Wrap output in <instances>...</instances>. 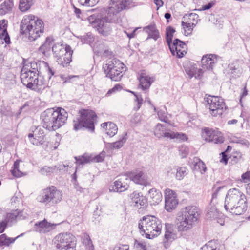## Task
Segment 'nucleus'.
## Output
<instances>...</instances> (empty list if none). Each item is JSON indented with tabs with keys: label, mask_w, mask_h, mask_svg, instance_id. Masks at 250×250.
I'll list each match as a JSON object with an SVG mask.
<instances>
[{
	"label": "nucleus",
	"mask_w": 250,
	"mask_h": 250,
	"mask_svg": "<svg viewBox=\"0 0 250 250\" xmlns=\"http://www.w3.org/2000/svg\"><path fill=\"white\" fill-rule=\"evenodd\" d=\"M224 207L227 211L233 214H242L247 208L246 196L239 189H230L226 195Z\"/></svg>",
	"instance_id": "1"
},
{
	"label": "nucleus",
	"mask_w": 250,
	"mask_h": 250,
	"mask_svg": "<svg viewBox=\"0 0 250 250\" xmlns=\"http://www.w3.org/2000/svg\"><path fill=\"white\" fill-rule=\"evenodd\" d=\"M68 117L67 113L62 108H48L42 113L41 118L42 127L49 131H55L62 126Z\"/></svg>",
	"instance_id": "2"
},
{
	"label": "nucleus",
	"mask_w": 250,
	"mask_h": 250,
	"mask_svg": "<svg viewBox=\"0 0 250 250\" xmlns=\"http://www.w3.org/2000/svg\"><path fill=\"white\" fill-rule=\"evenodd\" d=\"M20 29L22 34L28 37L31 41H33L43 34L44 24L41 19L30 14L25 16L21 20Z\"/></svg>",
	"instance_id": "3"
},
{
	"label": "nucleus",
	"mask_w": 250,
	"mask_h": 250,
	"mask_svg": "<svg viewBox=\"0 0 250 250\" xmlns=\"http://www.w3.org/2000/svg\"><path fill=\"white\" fill-rule=\"evenodd\" d=\"M199 209L195 206L182 208L177 214L175 223L179 231H186L191 229L197 221Z\"/></svg>",
	"instance_id": "4"
},
{
	"label": "nucleus",
	"mask_w": 250,
	"mask_h": 250,
	"mask_svg": "<svg viewBox=\"0 0 250 250\" xmlns=\"http://www.w3.org/2000/svg\"><path fill=\"white\" fill-rule=\"evenodd\" d=\"M139 229L144 232L146 237L152 239L160 235L162 225L161 221L154 216H144L139 222Z\"/></svg>",
	"instance_id": "5"
},
{
	"label": "nucleus",
	"mask_w": 250,
	"mask_h": 250,
	"mask_svg": "<svg viewBox=\"0 0 250 250\" xmlns=\"http://www.w3.org/2000/svg\"><path fill=\"white\" fill-rule=\"evenodd\" d=\"M62 197V192L51 186L43 189L37 196V200L46 205L54 206L61 202Z\"/></svg>",
	"instance_id": "6"
},
{
	"label": "nucleus",
	"mask_w": 250,
	"mask_h": 250,
	"mask_svg": "<svg viewBox=\"0 0 250 250\" xmlns=\"http://www.w3.org/2000/svg\"><path fill=\"white\" fill-rule=\"evenodd\" d=\"M96 117V115L93 111L83 110L81 112L80 117L74 121V129L77 131L83 127H85L90 131H93Z\"/></svg>",
	"instance_id": "7"
},
{
	"label": "nucleus",
	"mask_w": 250,
	"mask_h": 250,
	"mask_svg": "<svg viewBox=\"0 0 250 250\" xmlns=\"http://www.w3.org/2000/svg\"><path fill=\"white\" fill-rule=\"evenodd\" d=\"M54 244L57 250H75V237L68 233H60L55 237Z\"/></svg>",
	"instance_id": "8"
},
{
	"label": "nucleus",
	"mask_w": 250,
	"mask_h": 250,
	"mask_svg": "<svg viewBox=\"0 0 250 250\" xmlns=\"http://www.w3.org/2000/svg\"><path fill=\"white\" fill-rule=\"evenodd\" d=\"M207 102L206 107L209 109L210 114L214 117L222 114L224 109L226 108L224 100L217 96H208L205 98Z\"/></svg>",
	"instance_id": "9"
},
{
	"label": "nucleus",
	"mask_w": 250,
	"mask_h": 250,
	"mask_svg": "<svg viewBox=\"0 0 250 250\" xmlns=\"http://www.w3.org/2000/svg\"><path fill=\"white\" fill-rule=\"evenodd\" d=\"M88 20L91 26L101 35L106 36L109 34L111 27L106 17L99 18L92 15L88 18Z\"/></svg>",
	"instance_id": "10"
},
{
	"label": "nucleus",
	"mask_w": 250,
	"mask_h": 250,
	"mask_svg": "<svg viewBox=\"0 0 250 250\" xmlns=\"http://www.w3.org/2000/svg\"><path fill=\"white\" fill-rule=\"evenodd\" d=\"M124 63H104L103 69L107 76L112 81H120L122 77V73L124 70Z\"/></svg>",
	"instance_id": "11"
},
{
	"label": "nucleus",
	"mask_w": 250,
	"mask_h": 250,
	"mask_svg": "<svg viewBox=\"0 0 250 250\" xmlns=\"http://www.w3.org/2000/svg\"><path fill=\"white\" fill-rule=\"evenodd\" d=\"M132 2L131 0H110L107 12L109 16L116 15L124 9L128 8Z\"/></svg>",
	"instance_id": "12"
},
{
	"label": "nucleus",
	"mask_w": 250,
	"mask_h": 250,
	"mask_svg": "<svg viewBox=\"0 0 250 250\" xmlns=\"http://www.w3.org/2000/svg\"><path fill=\"white\" fill-rule=\"evenodd\" d=\"M33 70L28 69L24 66L21 70V79L22 83L27 88L30 89L35 80L37 79L38 74L35 68Z\"/></svg>",
	"instance_id": "13"
},
{
	"label": "nucleus",
	"mask_w": 250,
	"mask_h": 250,
	"mask_svg": "<svg viewBox=\"0 0 250 250\" xmlns=\"http://www.w3.org/2000/svg\"><path fill=\"white\" fill-rule=\"evenodd\" d=\"M47 66H48L47 65ZM47 70L48 80H46L43 77L38 75L37 79L33 84V86H31V89L41 93L45 88L49 86V81L52 76L54 75V72L49 67H48Z\"/></svg>",
	"instance_id": "14"
},
{
	"label": "nucleus",
	"mask_w": 250,
	"mask_h": 250,
	"mask_svg": "<svg viewBox=\"0 0 250 250\" xmlns=\"http://www.w3.org/2000/svg\"><path fill=\"white\" fill-rule=\"evenodd\" d=\"M168 45L173 56L178 58H182L187 53V45L178 39H175L173 42Z\"/></svg>",
	"instance_id": "15"
},
{
	"label": "nucleus",
	"mask_w": 250,
	"mask_h": 250,
	"mask_svg": "<svg viewBox=\"0 0 250 250\" xmlns=\"http://www.w3.org/2000/svg\"><path fill=\"white\" fill-rule=\"evenodd\" d=\"M202 136L206 141L215 144H221L224 142V138L222 134L218 130L205 128L203 130Z\"/></svg>",
	"instance_id": "16"
},
{
	"label": "nucleus",
	"mask_w": 250,
	"mask_h": 250,
	"mask_svg": "<svg viewBox=\"0 0 250 250\" xmlns=\"http://www.w3.org/2000/svg\"><path fill=\"white\" fill-rule=\"evenodd\" d=\"M129 179L126 174L121 175L117 180L114 182L113 185H110L109 190L110 192H123L129 188Z\"/></svg>",
	"instance_id": "17"
},
{
	"label": "nucleus",
	"mask_w": 250,
	"mask_h": 250,
	"mask_svg": "<svg viewBox=\"0 0 250 250\" xmlns=\"http://www.w3.org/2000/svg\"><path fill=\"white\" fill-rule=\"evenodd\" d=\"M176 193L169 189L167 188L165 192V209L168 212H170L174 209L178 204L177 199Z\"/></svg>",
	"instance_id": "18"
},
{
	"label": "nucleus",
	"mask_w": 250,
	"mask_h": 250,
	"mask_svg": "<svg viewBox=\"0 0 250 250\" xmlns=\"http://www.w3.org/2000/svg\"><path fill=\"white\" fill-rule=\"evenodd\" d=\"M104 157L105 152L103 151L95 157H93L92 155L88 154H84L81 157H75V158L77 164L84 165L91 161L96 162H102L104 160Z\"/></svg>",
	"instance_id": "19"
},
{
	"label": "nucleus",
	"mask_w": 250,
	"mask_h": 250,
	"mask_svg": "<svg viewBox=\"0 0 250 250\" xmlns=\"http://www.w3.org/2000/svg\"><path fill=\"white\" fill-rule=\"evenodd\" d=\"M44 129L41 126H38L33 131V133L28 134L30 141L34 145L42 144L44 142Z\"/></svg>",
	"instance_id": "20"
},
{
	"label": "nucleus",
	"mask_w": 250,
	"mask_h": 250,
	"mask_svg": "<svg viewBox=\"0 0 250 250\" xmlns=\"http://www.w3.org/2000/svg\"><path fill=\"white\" fill-rule=\"evenodd\" d=\"M57 225V224L48 222L44 219L42 221L36 222L34 226V229L37 232L45 233L54 229Z\"/></svg>",
	"instance_id": "21"
},
{
	"label": "nucleus",
	"mask_w": 250,
	"mask_h": 250,
	"mask_svg": "<svg viewBox=\"0 0 250 250\" xmlns=\"http://www.w3.org/2000/svg\"><path fill=\"white\" fill-rule=\"evenodd\" d=\"M138 79L140 86L143 90L148 89L154 81L153 77H150L146 70H141L139 74Z\"/></svg>",
	"instance_id": "22"
},
{
	"label": "nucleus",
	"mask_w": 250,
	"mask_h": 250,
	"mask_svg": "<svg viewBox=\"0 0 250 250\" xmlns=\"http://www.w3.org/2000/svg\"><path fill=\"white\" fill-rule=\"evenodd\" d=\"M130 197L132 200V204L134 206L144 209L147 206V201L146 198L137 192L132 193Z\"/></svg>",
	"instance_id": "23"
},
{
	"label": "nucleus",
	"mask_w": 250,
	"mask_h": 250,
	"mask_svg": "<svg viewBox=\"0 0 250 250\" xmlns=\"http://www.w3.org/2000/svg\"><path fill=\"white\" fill-rule=\"evenodd\" d=\"M184 68L186 74L189 78L194 77L196 79H200L203 74V71L201 68H198L195 67V65H191L190 63H187L185 65Z\"/></svg>",
	"instance_id": "24"
},
{
	"label": "nucleus",
	"mask_w": 250,
	"mask_h": 250,
	"mask_svg": "<svg viewBox=\"0 0 250 250\" xmlns=\"http://www.w3.org/2000/svg\"><path fill=\"white\" fill-rule=\"evenodd\" d=\"M53 42L54 40L52 38L47 37L44 43L39 48V52L43 56L44 60L49 56Z\"/></svg>",
	"instance_id": "25"
},
{
	"label": "nucleus",
	"mask_w": 250,
	"mask_h": 250,
	"mask_svg": "<svg viewBox=\"0 0 250 250\" xmlns=\"http://www.w3.org/2000/svg\"><path fill=\"white\" fill-rule=\"evenodd\" d=\"M154 135L156 137L160 138L162 137L169 138L170 133L167 129L165 125L158 124L154 129Z\"/></svg>",
	"instance_id": "26"
},
{
	"label": "nucleus",
	"mask_w": 250,
	"mask_h": 250,
	"mask_svg": "<svg viewBox=\"0 0 250 250\" xmlns=\"http://www.w3.org/2000/svg\"><path fill=\"white\" fill-rule=\"evenodd\" d=\"M177 238V235L173 229L171 224H165V239L169 242H172Z\"/></svg>",
	"instance_id": "27"
},
{
	"label": "nucleus",
	"mask_w": 250,
	"mask_h": 250,
	"mask_svg": "<svg viewBox=\"0 0 250 250\" xmlns=\"http://www.w3.org/2000/svg\"><path fill=\"white\" fill-rule=\"evenodd\" d=\"M101 126L105 129L106 133L110 137L114 136L117 133V126L113 123H104L101 124Z\"/></svg>",
	"instance_id": "28"
},
{
	"label": "nucleus",
	"mask_w": 250,
	"mask_h": 250,
	"mask_svg": "<svg viewBox=\"0 0 250 250\" xmlns=\"http://www.w3.org/2000/svg\"><path fill=\"white\" fill-rule=\"evenodd\" d=\"M127 175L128 179L133 181L134 183L138 184H142L144 179L142 177L143 172L141 171L130 172L125 173Z\"/></svg>",
	"instance_id": "29"
},
{
	"label": "nucleus",
	"mask_w": 250,
	"mask_h": 250,
	"mask_svg": "<svg viewBox=\"0 0 250 250\" xmlns=\"http://www.w3.org/2000/svg\"><path fill=\"white\" fill-rule=\"evenodd\" d=\"M144 31L148 34L149 38L157 40L160 37L159 31L156 29L155 24H151L144 27Z\"/></svg>",
	"instance_id": "30"
},
{
	"label": "nucleus",
	"mask_w": 250,
	"mask_h": 250,
	"mask_svg": "<svg viewBox=\"0 0 250 250\" xmlns=\"http://www.w3.org/2000/svg\"><path fill=\"white\" fill-rule=\"evenodd\" d=\"M7 21L4 20L0 21V39H4L6 43L10 41L7 32Z\"/></svg>",
	"instance_id": "31"
},
{
	"label": "nucleus",
	"mask_w": 250,
	"mask_h": 250,
	"mask_svg": "<svg viewBox=\"0 0 250 250\" xmlns=\"http://www.w3.org/2000/svg\"><path fill=\"white\" fill-rule=\"evenodd\" d=\"M148 196L151 199V202L153 204H158L161 201L162 195L161 193L155 188H152L149 190Z\"/></svg>",
	"instance_id": "32"
},
{
	"label": "nucleus",
	"mask_w": 250,
	"mask_h": 250,
	"mask_svg": "<svg viewBox=\"0 0 250 250\" xmlns=\"http://www.w3.org/2000/svg\"><path fill=\"white\" fill-rule=\"evenodd\" d=\"M14 6L12 0H5L0 5V15L10 12Z\"/></svg>",
	"instance_id": "33"
},
{
	"label": "nucleus",
	"mask_w": 250,
	"mask_h": 250,
	"mask_svg": "<svg viewBox=\"0 0 250 250\" xmlns=\"http://www.w3.org/2000/svg\"><path fill=\"white\" fill-rule=\"evenodd\" d=\"M222 216V214L214 207L209 208L206 213V218L210 220L217 219Z\"/></svg>",
	"instance_id": "34"
},
{
	"label": "nucleus",
	"mask_w": 250,
	"mask_h": 250,
	"mask_svg": "<svg viewBox=\"0 0 250 250\" xmlns=\"http://www.w3.org/2000/svg\"><path fill=\"white\" fill-rule=\"evenodd\" d=\"M52 51L57 57L61 58L65 52V46L61 43H56L52 46Z\"/></svg>",
	"instance_id": "35"
},
{
	"label": "nucleus",
	"mask_w": 250,
	"mask_h": 250,
	"mask_svg": "<svg viewBox=\"0 0 250 250\" xmlns=\"http://www.w3.org/2000/svg\"><path fill=\"white\" fill-rule=\"evenodd\" d=\"M73 51L69 45L65 46V52L62 57L61 61L62 62H70L72 61V56Z\"/></svg>",
	"instance_id": "36"
},
{
	"label": "nucleus",
	"mask_w": 250,
	"mask_h": 250,
	"mask_svg": "<svg viewBox=\"0 0 250 250\" xmlns=\"http://www.w3.org/2000/svg\"><path fill=\"white\" fill-rule=\"evenodd\" d=\"M23 211L15 212L13 213H8L6 215V220L8 222H12L14 220L22 219L26 217L23 215Z\"/></svg>",
	"instance_id": "37"
},
{
	"label": "nucleus",
	"mask_w": 250,
	"mask_h": 250,
	"mask_svg": "<svg viewBox=\"0 0 250 250\" xmlns=\"http://www.w3.org/2000/svg\"><path fill=\"white\" fill-rule=\"evenodd\" d=\"M194 163V167L195 169L199 170L201 174H203L206 171L207 167L206 165L200 159L197 158H195Z\"/></svg>",
	"instance_id": "38"
},
{
	"label": "nucleus",
	"mask_w": 250,
	"mask_h": 250,
	"mask_svg": "<svg viewBox=\"0 0 250 250\" xmlns=\"http://www.w3.org/2000/svg\"><path fill=\"white\" fill-rule=\"evenodd\" d=\"M34 0H20L19 9L22 12L28 11L33 4Z\"/></svg>",
	"instance_id": "39"
},
{
	"label": "nucleus",
	"mask_w": 250,
	"mask_h": 250,
	"mask_svg": "<svg viewBox=\"0 0 250 250\" xmlns=\"http://www.w3.org/2000/svg\"><path fill=\"white\" fill-rule=\"evenodd\" d=\"M221 58L215 54H207L204 55L202 58V62H214L220 61Z\"/></svg>",
	"instance_id": "40"
},
{
	"label": "nucleus",
	"mask_w": 250,
	"mask_h": 250,
	"mask_svg": "<svg viewBox=\"0 0 250 250\" xmlns=\"http://www.w3.org/2000/svg\"><path fill=\"white\" fill-rule=\"evenodd\" d=\"M16 238L8 237L5 234H1L0 235V246H9L10 244L14 243Z\"/></svg>",
	"instance_id": "41"
},
{
	"label": "nucleus",
	"mask_w": 250,
	"mask_h": 250,
	"mask_svg": "<svg viewBox=\"0 0 250 250\" xmlns=\"http://www.w3.org/2000/svg\"><path fill=\"white\" fill-rule=\"evenodd\" d=\"M127 133L123 134L122 138L118 141L110 144V146L112 148L119 149L123 146L127 139Z\"/></svg>",
	"instance_id": "42"
},
{
	"label": "nucleus",
	"mask_w": 250,
	"mask_h": 250,
	"mask_svg": "<svg viewBox=\"0 0 250 250\" xmlns=\"http://www.w3.org/2000/svg\"><path fill=\"white\" fill-rule=\"evenodd\" d=\"M199 20V16L196 13H190L188 16L187 19L185 21L186 22L190 23L191 26H196Z\"/></svg>",
	"instance_id": "43"
},
{
	"label": "nucleus",
	"mask_w": 250,
	"mask_h": 250,
	"mask_svg": "<svg viewBox=\"0 0 250 250\" xmlns=\"http://www.w3.org/2000/svg\"><path fill=\"white\" fill-rule=\"evenodd\" d=\"M181 24L184 30V33L185 35L188 36L192 33L193 29L195 28L194 26H191V25H190V23L189 24L185 21H182Z\"/></svg>",
	"instance_id": "44"
},
{
	"label": "nucleus",
	"mask_w": 250,
	"mask_h": 250,
	"mask_svg": "<svg viewBox=\"0 0 250 250\" xmlns=\"http://www.w3.org/2000/svg\"><path fill=\"white\" fill-rule=\"evenodd\" d=\"M132 93L135 96V106L134 107V109L135 111L138 110L141 106L142 105L143 99L142 98V97L141 95L140 94H137L135 93L134 92H132Z\"/></svg>",
	"instance_id": "45"
},
{
	"label": "nucleus",
	"mask_w": 250,
	"mask_h": 250,
	"mask_svg": "<svg viewBox=\"0 0 250 250\" xmlns=\"http://www.w3.org/2000/svg\"><path fill=\"white\" fill-rule=\"evenodd\" d=\"M20 161L17 160L14 162L13 166V169L11 170V173L15 177H21L22 173L19 169V163Z\"/></svg>",
	"instance_id": "46"
},
{
	"label": "nucleus",
	"mask_w": 250,
	"mask_h": 250,
	"mask_svg": "<svg viewBox=\"0 0 250 250\" xmlns=\"http://www.w3.org/2000/svg\"><path fill=\"white\" fill-rule=\"evenodd\" d=\"M188 170L186 167H181L177 168L176 174V178L181 180L188 174Z\"/></svg>",
	"instance_id": "47"
},
{
	"label": "nucleus",
	"mask_w": 250,
	"mask_h": 250,
	"mask_svg": "<svg viewBox=\"0 0 250 250\" xmlns=\"http://www.w3.org/2000/svg\"><path fill=\"white\" fill-rule=\"evenodd\" d=\"M81 5L87 7H93L96 5L99 0H77Z\"/></svg>",
	"instance_id": "48"
},
{
	"label": "nucleus",
	"mask_w": 250,
	"mask_h": 250,
	"mask_svg": "<svg viewBox=\"0 0 250 250\" xmlns=\"http://www.w3.org/2000/svg\"><path fill=\"white\" fill-rule=\"evenodd\" d=\"M170 139H178L182 141H186L188 140L187 135L183 133L171 132L169 136Z\"/></svg>",
	"instance_id": "49"
},
{
	"label": "nucleus",
	"mask_w": 250,
	"mask_h": 250,
	"mask_svg": "<svg viewBox=\"0 0 250 250\" xmlns=\"http://www.w3.org/2000/svg\"><path fill=\"white\" fill-rule=\"evenodd\" d=\"M175 30L171 27H169L166 30L167 41L168 44L172 42V38Z\"/></svg>",
	"instance_id": "50"
},
{
	"label": "nucleus",
	"mask_w": 250,
	"mask_h": 250,
	"mask_svg": "<svg viewBox=\"0 0 250 250\" xmlns=\"http://www.w3.org/2000/svg\"><path fill=\"white\" fill-rule=\"evenodd\" d=\"M158 118L160 120L167 123H169L168 118L166 115V113L164 110L161 109L158 111L157 113Z\"/></svg>",
	"instance_id": "51"
},
{
	"label": "nucleus",
	"mask_w": 250,
	"mask_h": 250,
	"mask_svg": "<svg viewBox=\"0 0 250 250\" xmlns=\"http://www.w3.org/2000/svg\"><path fill=\"white\" fill-rule=\"evenodd\" d=\"M83 242L87 246V248H88L89 250H93V246L89 235L86 234L83 235Z\"/></svg>",
	"instance_id": "52"
},
{
	"label": "nucleus",
	"mask_w": 250,
	"mask_h": 250,
	"mask_svg": "<svg viewBox=\"0 0 250 250\" xmlns=\"http://www.w3.org/2000/svg\"><path fill=\"white\" fill-rule=\"evenodd\" d=\"M56 168V166L51 167L45 166L41 169V172L42 174H50L54 172Z\"/></svg>",
	"instance_id": "53"
},
{
	"label": "nucleus",
	"mask_w": 250,
	"mask_h": 250,
	"mask_svg": "<svg viewBox=\"0 0 250 250\" xmlns=\"http://www.w3.org/2000/svg\"><path fill=\"white\" fill-rule=\"evenodd\" d=\"M60 77L62 81H63V83H70L71 82V80L74 78H79V76L78 75H69L68 76H65L64 75L61 74L60 75Z\"/></svg>",
	"instance_id": "54"
},
{
	"label": "nucleus",
	"mask_w": 250,
	"mask_h": 250,
	"mask_svg": "<svg viewBox=\"0 0 250 250\" xmlns=\"http://www.w3.org/2000/svg\"><path fill=\"white\" fill-rule=\"evenodd\" d=\"M241 178L243 181L245 183L250 180V171H247L243 174L241 176Z\"/></svg>",
	"instance_id": "55"
},
{
	"label": "nucleus",
	"mask_w": 250,
	"mask_h": 250,
	"mask_svg": "<svg viewBox=\"0 0 250 250\" xmlns=\"http://www.w3.org/2000/svg\"><path fill=\"white\" fill-rule=\"evenodd\" d=\"M180 151L181 152L182 154V157H185L188 153V149L187 147L185 146H182L180 148Z\"/></svg>",
	"instance_id": "56"
},
{
	"label": "nucleus",
	"mask_w": 250,
	"mask_h": 250,
	"mask_svg": "<svg viewBox=\"0 0 250 250\" xmlns=\"http://www.w3.org/2000/svg\"><path fill=\"white\" fill-rule=\"evenodd\" d=\"M135 246L139 250H146L145 245L142 243L136 241L135 243Z\"/></svg>",
	"instance_id": "57"
},
{
	"label": "nucleus",
	"mask_w": 250,
	"mask_h": 250,
	"mask_svg": "<svg viewBox=\"0 0 250 250\" xmlns=\"http://www.w3.org/2000/svg\"><path fill=\"white\" fill-rule=\"evenodd\" d=\"M103 56L105 57L112 58L114 56V54L112 51L110 50H105L103 53Z\"/></svg>",
	"instance_id": "58"
},
{
	"label": "nucleus",
	"mask_w": 250,
	"mask_h": 250,
	"mask_svg": "<svg viewBox=\"0 0 250 250\" xmlns=\"http://www.w3.org/2000/svg\"><path fill=\"white\" fill-rule=\"evenodd\" d=\"M213 5H214V3L212 2L208 3V4L202 6V7L201 8V9H200V10H208V9H210V8H211Z\"/></svg>",
	"instance_id": "59"
},
{
	"label": "nucleus",
	"mask_w": 250,
	"mask_h": 250,
	"mask_svg": "<svg viewBox=\"0 0 250 250\" xmlns=\"http://www.w3.org/2000/svg\"><path fill=\"white\" fill-rule=\"evenodd\" d=\"M154 2L157 6V9H158L160 7H161L164 5V2L162 0H153Z\"/></svg>",
	"instance_id": "60"
},
{
	"label": "nucleus",
	"mask_w": 250,
	"mask_h": 250,
	"mask_svg": "<svg viewBox=\"0 0 250 250\" xmlns=\"http://www.w3.org/2000/svg\"><path fill=\"white\" fill-rule=\"evenodd\" d=\"M23 109H25V110L28 109V106L26 104L20 107L19 111L17 114V117L19 116V115L21 113Z\"/></svg>",
	"instance_id": "61"
},
{
	"label": "nucleus",
	"mask_w": 250,
	"mask_h": 250,
	"mask_svg": "<svg viewBox=\"0 0 250 250\" xmlns=\"http://www.w3.org/2000/svg\"><path fill=\"white\" fill-rule=\"evenodd\" d=\"M114 250H129V247L127 245H122L116 247Z\"/></svg>",
	"instance_id": "62"
},
{
	"label": "nucleus",
	"mask_w": 250,
	"mask_h": 250,
	"mask_svg": "<svg viewBox=\"0 0 250 250\" xmlns=\"http://www.w3.org/2000/svg\"><path fill=\"white\" fill-rule=\"evenodd\" d=\"M6 224L4 222L2 221L0 222V233L4 231L6 227Z\"/></svg>",
	"instance_id": "63"
},
{
	"label": "nucleus",
	"mask_w": 250,
	"mask_h": 250,
	"mask_svg": "<svg viewBox=\"0 0 250 250\" xmlns=\"http://www.w3.org/2000/svg\"><path fill=\"white\" fill-rule=\"evenodd\" d=\"M222 158L220 160L221 162L224 163L225 164H227L228 162V159L227 158V156L224 152L222 153Z\"/></svg>",
	"instance_id": "64"
}]
</instances>
